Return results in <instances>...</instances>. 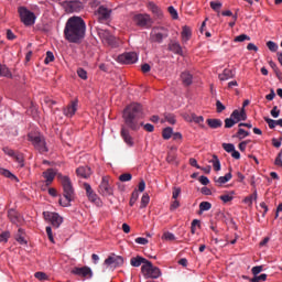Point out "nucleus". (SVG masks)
Returning a JSON list of instances; mask_svg holds the SVG:
<instances>
[{
  "mask_svg": "<svg viewBox=\"0 0 282 282\" xmlns=\"http://www.w3.org/2000/svg\"><path fill=\"white\" fill-rule=\"evenodd\" d=\"M134 241H135V243H139L140 246H147V243H149V239L142 238V237L135 238Z\"/></svg>",
  "mask_w": 282,
  "mask_h": 282,
  "instance_id": "60",
  "label": "nucleus"
},
{
  "mask_svg": "<svg viewBox=\"0 0 282 282\" xmlns=\"http://www.w3.org/2000/svg\"><path fill=\"white\" fill-rule=\"evenodd\" d=\"M19 14L24 25H34L36 21V15H34L33 12H31L30 10H26L25 7H21L19 8Z\"/></svg>",
  "mask_w": 282,
  "mask_h": 282,
  "instance_id": "9",
  "label": "nucleus"
},
{
  "mask_svg": "<svg viewBox=\"0 0 282 282\" xmlns=\"http://www.w3.org/2000/svg\"><path fill=\"white\" fill-rule=\"evenodd\" d=\"M0 175H3L4 177H14V175L10 171L3 167H0Z\"/></svg>",
  "mask_w": 282,
  "mask_h": 282,
  "instance_id": "57",
  "label": "nucleus"
},
{
  "mask_svg": "<svg viewBox=\"0 0 282 282\" xmlns=\"http://www.w3.org/2000/svg\"><path fill=\"white\" fill-rule=\"evenodd\" d=\"M42 176L45 180L46 186H50L52 182H54V177H56V170L47 169L45 172H43Z\"/></svg>",
  "mask_w": 282,
  "mask_h": 282,
  "instance_id": "21",
  "label": "nucleus"
},
{
  "mask_svg": "<svg viewBox=\"0 0 282 282\" xmlns=\"http://www.w3.org/2000/svg\"><path fill=\"white\" fill-rule=\"evenodd\" d=\"M219 80H230L235 78V72L232 69L225 68L221 74L218 75Z\"/></svg>",
  "mask_w": 282,
  "mask_h": 282,
  "instance_id": "25",
  "label": "nucleus"
},
{
  "mask_svg": "<svg viewBox=\"0 0 282 282\" xmlns=\"http://www.w3.org/2000/svg\"><path fill=\"white\" fill-rule=\"evenodd\" d=\"M280 115H281V110H279V107L274 106L271 110L272 118H279Z\"/></svg>",
  "mask_w": 282,
  "mask_h": 282,
  "instance_id": "61",
  "label": "nucleus"
},
{
  "mask_svg": "<svg viewBox=\"0 0 282 282\" xmlns=\"http://www.w3.org/2000/svg\"><path fill=\"white\" fill-rule=\"evenodd\" d=\"M164 37H166V35L158 31V29H154L150 34V41H152V43H162V41H164Z\"/></svg>",
  "mask_w": 282,
  "mask_h": 282,
  "instance_id": "23",
  "label": "nucleus"
},
{
  "mask_svg": "<svg viewBox=\"0 0 282 282\" xmlns=\"http://www.w3.org/2000/svg\"><path fill=\"white\" fill-rule=\"evenodd\" d=\"M251 272H252L253 276H257V274H261V272H263V267L262 265L253 267L251 269Z\"/></svg>",
  "mask_w": 282,
  "mask_h": 282,
  "instance_id": "55",
  "label": "nucleus"
},
{
  "mask_svg": "<svg viewBox=\"0 0 282 282\" xmlns=\"http://www.w3.org/2000/svg\"><path fill=\"white\" fill-rule=\"evenodd\" d=\"M77 75L79 78H82V80H87V70H85L84 68H78Z\"/></svg>",
  "mask_w": 282,
  "mask_h": 282,
  "instance_id": "51",
  "label": "nucleus"
},
{
  "mask_svg": "<svg viewBox=\"0 0 282 282\" xmlns=\"http://www.w3.org/2000/svg\"><path fill=\"white\" fill-rule=\"evenodd\" d=\"M15 240L18 241V243H21V246H25V243H28V240L25 239V231L23 229H18Z\"/></svg>",
  "mask_w": 282,
  "mask_h": 282,
  "instance_id": "28",
  "label": "nucleus"
},
{
  "mask_svg": "<svg viewBox=\"0 0 282 282\" xmlns=\"http://www.w3.org/2000/svg\"><path fill=\"white\" fill-rule=\"evenodd\" d=\"M181 79H182L183 85H185L186 87H188V85L193 84V75H191V73H188V72L182 73Z\"/></svg>",
  "mask_w": 282,
  "mask_h": 282,
  "instance_id": "29",
  "label": "nucleus"
},
{
  "mask_svg": "<svg viewBox=\"0 0 282 282\" xmlns=\"http://www.w3.org/2000/svg\"><path fill=\"white\" fill-rule=\"evenodd\" d=\"M132 177L133 176L131 175V173H123L119 176V181L120 182H131Z\"/></svg>",
  "mask_w": 282,
  "mask_h": 282,
  "instance_id": "47",
  "label": "nucleus"
},
{
  "mask_svg": "<svg viewBox=\"0 0 282 282\" xmlns=\"http://www.w3.org/2000/svg\"><path fill=\"white\" fill-rule=\"evenodd\" d=\"M87 30V24L85 20L80 17H72L67 20L64 36L68 43H78L85 39V32Z\"/></svg>",
  "mask_w": 282,
  "mask_h": 282,
  "instance_id": "2",
  "label": "nucleus"
},
{
  "mask_svg": "<svg viewBox=\"0 0 282 282\" xmlns=\"http://www.w3.org/2000/svg\"><path fill=\"white\" fill-rule=\"evenodd\" d=\"M167 50L173 52V54H177L178 56H184V51L182 50V45L177 41H171L169 43Z\"/></svg>",
  "mask_w": 282,
  "mask_h": 282,
  "instance_id": "19",
  "label": "nucleus"
},
{
  "mask_svg": "<svg viewBox=\"0 0 282 282\" xmlns=\"http://www.w3.org/2000/svg\"><path fill=\"white\" fill-rule=\"evenodd\" d=\"M216 109H217V113H221V111L226 110V106H224V104H221L220 100L216 101Z\"/></svg>",
  "mask_w": 282,
  "mask_h": 282,
  "instance_id": "56",
  "label": "nucleus"
},
{
  "mask_svg": "<svg viewBox=\"0 0 282 282\" xmlns=\"http://www.w3.org/2000/svg\"><path fill=\"white\" fill-rule=\"evenodd\" d=\"M13 160H15V162H18V164H20V166H24V164H23L24 159L21 153L15 152V155H13Z\"/></svg>",
  "mask_w": 282,
  "mask_h": 282,
  "instance_id": "49",
  "label": "nucleus"
},
{
  "mask_svg": "<svg viewBox=\"0 0 282 282\" xmlns=\"http://www.w3.org/2000/svg\"><path fill=\"white\" fill-rule=\"evenodd\" d=\"M0 76H4L6 78H12V73L10 72V68H8L6 65L0 64Z\"/></svg>",
  "mask_w": 282,
  "mask_h": 282,
  "instance_id": "34",
  "label": "nucleus"
},
{
  "mask_svg": "<svg viewBox=\"0 0 282 282\" xmlns=\"http://www.w3.org/2000/svg\"><path fill=\"white\" fill-rule=\"evenodd\" d=\"M243 202L249 204V206L252 205V202H257V191L252 195L247 196Z\"/></svg>",
  "mask_w": 282,
  "mask_h": 282,
  "instance_id": "44",
  "label": "nucleus"
},
{
  "mask_svg": "<svg viewBox=\"0 0 282 282\" xmlns=\"http://www.w3.org/2000/svg\"><path fill=\"white\" fill-rule=\"evenodd\" d=\"M207 124L210 129H219L224 122L221 119H207Z\"/></svg>",
  "mask_w": 282,
  "mask_h": 282,
  "instance_id": "30",
  "label": "nucleus"
},
{
  "mask_svg": "<svg viewBox=\"0 0 282 282\" xmlns=\"http://www.w3.org/2000/svg\"><path fill=\"white\" fill-rule=\"evenodd\" d=\"M67 12H80L83 10V2L75 0L66 3Z\"/></svg>",
  "mask_w": 282,
  "mask_h": 282,
  "instance_id": "20",
  "label": "nucleus"
},
{
  "mask_svg": "<svg viewBox=\"0 0 282 282\" xmlns=\"http://www.w3.org/2000/svg\"><path fill=\"white\" fill-rule=\"evenodd\" d=\"M99 193L104 197H111V195H113V187H111V184H109L108 177H102L99 185Z\"/></svg>",
  "mask_w": 282,
  "mask_h": 282,
  "instance_id": "12",
  "label": "nucleus"
},
{
  "mask_svg": "<svg viewBox=\"0 0 282 282\" xmlns=\"http://www.w3.org/2000/svg\"><path fill=\"white\" fill-rule=\"evenodd\" d=\"M150 200H151V197H149V194H143V196L141 197L140 208H147V206H149Z\"/></svg>",
  "mask_w": 282,
  "mask_h": 282,
  "instance_id": "41",
  "label": "nucleus"
},
{
  "mask_svg": "<svg viewBox=\"0 0 282 282\" xmlns=\"http://www.w3.org/2000/svg\"><path fill=\"white\" fill-rule=\"evenodd\" d=\"M43 217L45 221H48L53 228H61V224H63V218L58 213L54 212H43Z\"/></svg>",
  "mask_w": 282,
  "mask_h": 282,
  "instance_id": "8",
  "label": "nucleus"
},
{
  "mask_svg": "<svg viewBox=\"0 0 282 282\" xmlns=\"http://www.w3.org/2000/svg\"><path fill=\"white\" fill-rule=\"evenodd\" d=\"M210 8H212V10H214L215 12H219V10H221V2L212 1V2H210Z\"/></svg>",
  "mask_w": 282,
  "mask_h": 282,
  "instance_id": "52",
  "label": "nucleus"
},
{
  "mask_svg": "<svg viewBox=\"0 0 282 282\" xmlns=\"http://www.w3.org/2000/svg\"><path fill=\"white\" fill-rule=\"evenodd\" d=\"M133 21L140 28H145V25H149V23L151 22V18L147 14H137L133 18Z\"/></svg>",
  "mask_w": 282,
  "mask_h": 282,
  "instance_id": "18",
  "label": "nucleus"
},
{
  "mask_svg": "<svg viewBox=\"0 0 282 282\" xmlns=\"http://www.w3.org/2000/svg\"><path fill=\"white\" fill-rule=\"evenodd\" d=\"M120 135L128 147H133V144H135L133 141V137H131V132L127 129V127H121Z\"/></svg>",
  "mask_w": 282,
  "mask_h": 282,
  "instance_id": "15",
  "label": "nucleus"
},
{
  "mask_svg": "<svg viewBox=\"0 0 282 282\" xmlns=\"http://www.w3.org/2000/svg\"><path fill=\"white\" fill-rule=\"evenodd\" d=\"M139 197H140V193L138 192V189H134L131 194V198H130V203H129L130 206H134L135 203L138 202Z\"/></svg>",
  "mask_w": 282,
  "mask_h": 282,
  "instance_id": "38",
  "label": "nucleus"
},
{
  "mask_svg": "<svg viewBox=\"0 0 282 282\" xmlns=\"http://www.w3.org/2000/svg\"><path fill=\"white\" fill-rule=\"evenodd\" d=\"M162 137L163 140H171V138L173 137V128L167 127L163 129Z\"/></svg>",
  "mask_w": 282,
  "mask_h": 282,
  "instance_id": "35",
  "label": "nucleus"
},
{
  "mask_svg": "<svg viewBox=\"0 0 282 282\" xmlns=\"http://www.w3.org/2000/svg\"><path fill=\"white\" fill-rule=\"evenodd\" d=\"M77 176L83 177L84 180H87L88 177L91 176V167L85 165V166H79L76 170Z\"/></svg>",
  "mask_w": 282,
  "mask_h": 282,
  "instance_id": "22",
  "label": "nucleus"
},
{
  "mask_svg": "<svg viewBox=\"0 0 282 282\" xmlns=\"http://www.w3.org/2000/svg\"><path fill=\"white\" fill-rule=\"evenodd\" d=\"M165 120H166V122H169L170 124H175V122H176V120H175V115H171V113L166 115V116H165Z\"/></svg>",
  "mask_w": 282,
  "mask_h": 282,
  "instance_id": "58",
  "label": "nucleus"
},
{
  "mask_svg": "<svg viewBox=\"0 0 282 282\" xmlns=\"http://www.w3.org/2000/svg\"><path fill=\"white\" fill-rule=\"evenodd\" d=\"M182 195V188L174 187L172 192V198L177 199Z\"/></svg>",
  "mask_w": 282,
  "mask_h": 282,
  "instance_id": "54",
  "label": "nucleus"
},
{
  "mask_svg": "<svg viewBox=\"0 0 282 282\" xmlns=\"http://www.w3.org/2000/svg\"><path fill=\"white\" fill-rule=\"evenodd\" d=\"M232 180V173H227L225 176H219L217 180H215L216 184H226L227 182H230Z\"/></svg>",
  "mask_w": 282,
  "mask_h": 282,
  "instance_id": "31",
  "label": "nucleus"
},
{
  "mask_svg": "<svg viewBox=\"0 0 282 282\" xmlns=\"http://www.w3.org/2000/svg\"><path fill=\"white\" fill-rule=\"evenodd\" d=\"M264 122L269 124V129H274L276 127V120L270 119L268 117L264 118Z\"/></svg>",
  "mask_w": 282,
  "mask_h": 282,
  "instance_id": "53",
  "label": "nucleus"
},
{
  "mask_svg": "<svg viewBox=\"0 0 282 282\" xmlns=\"http://www.w3.org/2000/svg\"><path fill=\"white\" fill-rule=\"evenodd\" d=\"M105 265H108V268H121V265H124V258L117 254H111L105 260Z\"/></svg>",
  "mask_w": 282,
  "mask_h": 282,
  "instance_id": "10",
  "label": "nucleus"
},
{
  "mask_svg": "<svg viewBox=\"0 0 282 282\" xmlns=\"http://www.w3.org/2000/svg\"><path fill=\"white\" fill-rule=\"evenodd\" d=\"M84 188L86 191V195L89 199V202H93V204H98L100 202V198L97 194H95L94 189L91 188V185L89 183H84Z\"/></svg>",
  "mask_w": 282,
  "mask_h": 282,
  "instance_id": "17",
  "label": "nucleus"
},
{
  "mask_svg": "<svg viewBox=\"0 0 282 282\" xmlns=\"http://www.w3.org/2000/svg\"><path fill=\"white\" fill-rule=\"evenodd\" d=\"M45 65H50V63H54V53L52 51H48L46 53V57L44 59Z\"/></svg>",
  "mask_w": 282,
  "mask_h": 282,
  "instance_id": "46",
  "label": "nucleus"
},
{
  "mask_svg": "<svg viewBox=\"0 0 282 282\" xmlns=\"http://www.w3.org/2000/svg\"><path fill=\"white\" fill-rule=\"evenodd\" d=\"M267 47L270 50V52H276L279 50V44L273 41H269L267 42Z\"/></svg>",
  "mask_w": 282,
  "mask_h": 282,
  "instance_id": "43",
  "label": "nucleus"
},
{
  "mask_svg": "<svg viewBox=\"0 0 282 282\" xmlns=\"http://www.w3.org/2000/svg\"><path fill=\"white\" fill-rule=\"evenodd\" d=\"M213 208V204H210L209 202H202L199 204V210L200 213H204L206 210H210Z\"/></svg>",
  "mask_w": 282,
  "mask_h": 282,
  "instance_id": "40",
  "label": "nucleus"
},
{
  "mask_svg": "<svg viewBox=\"0 0 282 282\" xmlns=\"http://www.w3.org/2000/svg\"><path fill=\"white\" fill-rule=\"evenodd\" d=\"M149 260H147L145 258H142L140 256L131 258L130 259V264L132 265V268H140V265H148Z\"/></svg>",
  "mask_w": 282,
  "mask_h": 282,
  "instance_id": "24",
  "label": "nucleus"
},
{
  "mask_svg": "<svg viewBox=\"0 0 282 282\" xmlns=\"http://www.w3.org/2000/svg\"><path fill=\"white\" fill-rule=\"evenodd\" d=\"M97 34L105 45L116 47V36H113L109 30L97 28Z\"/></svg>",
  "mask_w": 282,
  "mask_h": 282,
  "instance_id": "7",
  "label": "nucleus"
},
{
  "mask_svg": "<svg viewBox=\"0 0 282 282\" xmlns=\"http://www.w3.org/2000/svg\"><path fill=\"white\" fill-rule=\"evenodd\" d=\"M8 239H10V231H2L0 234V243H8Z\"/></svg>",
  "mask_w": 282,
  "mask_h": 282,
  "instance_id": "42",
  "label": "nucleus"
},
{
  "mask_svg": "<svg viewBox=\"0 0 282 282\" xmlns=\"http://www.w3.org/2000/svg\"><path fill=\"white\" fill-rule=\"evenodd\" d=\"M242 279L249 282H263V281H267L268 274L262 273L260 275H254L252 279H250L248 275H242Z\"/></svg>",
  "mask_w": 282,
  "mask_h": 282,
  "instance_id": "26",
  "label": "nucleus"
},
{
  "mask_svg": "<svg viewBox=\"0 0 282 282\" xmlns=\"http://www.w3.org/2000/svg\"><path fill=\"white\" fill-rule=\"evenodd\" d=\"M46 235H47L48 240L51 241V243H55L54 235L52 234V227H46Z\"/></svg>",
  "mask_w": 282,
  "mask_h": 282,
  "instance_id": "59",
  "label": "nucleus"
},
{
  "mask_svg": "<svg viewBox=\"0 0 282 282\" xmlns=\"http://www.w3.org/2000/svg\"><path fill=\"white\" fill-rule=\"evenodd\" d=\"M162 239H165V241H175V235H173L170 231H166L163 234Z\"/></svg>",
  "mask_w": 282,
  "mask_h": 282,
  "instance_id": "48",
  "label": "nucleus"
},
{
  "mask_svg": "<svg viewBox=\"0 0 282 282\" xmlns=\"http://www.w3.org/2000/svg\"><path fill=\"white\" fill-rule=\"evenodd\" d=\"M210 162L213 163L215 171H221V163L219 162V159L217 158V155H214Z\"/></svg>",
  "mask_w": 282,
  "mask_h": 282,
  "instance_id": "36",
  "label": "nucleus"
},
{
  "mask_svg": "<svg viewBox=\"0 0 282 282\" xmlns=\"http://www.w3.org/2000/svg\"><path fill=\"white\" fill-rule=\"evenodd\" d=\"M118 63H123L124 65H133V63H138V53H123L118 56Z\"/></svg>",
  "mask_w": 282,
  "mask_h": 282,
  "instance_id": "11",
  "label": "nucleus"
},
{
  "mask_svg": "<svg viewBox=\"0 0 282 282\" xmlns=\"http://www.w3.org/2000/svg\"><path fill=\"white\" fill-rule=\"evenodd\" d=\"M76 111H78L77 100L72 101L66 108L63 109V113L66 116V118H73V116L76 115Z\"/></svg>",
  "mask_w": 282,
  "mask_h": 282,
  "instance_id": "16",
  "label": "nucleus"
},
{
  "mask_svg": "<svg viewBox=\"0 0 282 282\" xmlns=\"http://www.w3.org/2000/svg\"><path fill=\"white\" fill-rule=\"evenodd\" d=\"M57 180L63 188V198H59V205L64 208L72 206V202H74V197H76V193L74 191V185L72 184V178L69 176H65L63 174H57Z\"/></svg>",
  "mask_w": 282,
  "mask_h": 282,
  "instance_id": "3",
  "label": "nucleus"
},
{
  "mask_svg": "<svg viewBox=\"0 0 282 282\" xmlns=\"http://www.w3.org/2000/svg\"><path fill=\"white\" fill-rule=\"evenodd\" d=\"M235 43H243V41H250V36L246 35V34H240L238 36L235 37Z\"/></svg>",
  "mask_w": 282,
  "mask_h": 282,
  "instance_id": "45",
  "label": "nucleus"
},
{
  "mask_svg": "<svg viewBox=\"0 0 282 282\" xmlns=\"http://www.w3.org/2000/svg\"><path fill=\"white\" fill-rule=\"evenodd\" d=\"M29 142H32L34 149L39 151V153H47V143L45 142V138L42 135H34L32 133L28 134Z\"/></svg>",
  "mask_w": 282,
  "mask_h": 282,
  "instance_id": "5",
  "label": "nucleus"
},
{
  "mask_svg": "<svg viewBox=\"0 0 282 282\" xmlns=\"http://www.w3.org/2000/svg\"><path fill=\"white\" fill-rule=\"evenodd\" d=\"M219 199H221V202H224V204H228V202H232V196L226 194V195H221L219 197Z\"/></svg>",
  "mask_w": 282,
  "mask_h": 282,
  "instance_id": "62",
  "label": "nucleus"
},
{
  "mask_svg": "<svg viewBox=\"0 0 282 282\" xmlns=\"http://www.w3.org/2000/svg\"><path fill=\"white\" fill-rule=\"evenodd\" d=\"M141 272L145 279H160V276H162V271L160 268L154 267L151 261L141 267Z\"/></svg>",
  "mask_w": 282,
  "mask_h": 282,
  "instance_id": "6",
  "label": "nucleus"
},
{
  "mask_svg": "<svg viewBox=\"0 0 282 282\" xmlns=\"http://www.w3.org/2000/svg\"><path fill=\"white\" fill-rule=\"evenodd\" d=\"M250 135V132L243 130L242 128H239L237 133L232 135V138H238V140H243V138H248Z\"/></svg>",
  "mask_w": 282,
  "mask_h": 282,
  "instance_id": "33",
  "label": "nucleus"
},
{
  "mask_svg": "<svg viewBox=\"0 0 282 282\" xmlns=\"http://www.w3.org/2000/svg\"><path fill=\"white\" fill-rule=\"evenodd\" d=\"M8 217L12 224H17V221H19V216H17V212L14 209L8 212Z\"/></svg>",
  "mask_w": 282,
  "mask_h": 282,
  "instance_id": "37",
  "label": "nucleus"
},
{
  "mask_svg": "<svg viewBox=\"0 0 282 282\" xmlns=\"http://www.w3.org/2000/svg\"><path fill=\"white\" fill-rule=\"evenodd\" d=\"M34 276L37 279V281H50V276H47V273L45 272H35Z\"/></svg>",
  "mask_w": 282,
  "mask_h": 282,
  "instance_id": "39",
  "label": "nucleus"
},
{
  "mask_svg": "<svg viewBox=\"0 0 282 282\" xmlns=\"http://www.w3.org/2000/svg\"><path fill=\"white\" fill-rule=\"evenodd\" d=\"M223 149L227 153H232V151H235V144H232V143H223Z\"/></svg>",
  "mask_w": 282,
  "mask_h": 282,
  "instance_id": "50",
  "label": "nucleus"
},
{
  "mask_svg": "<svg viewBox=\"0 0 282 282\" xmlns=\"http://www.w3.org/2000/svg\"><path fill=\"white\" fill-rule=\"evenodd\" d=\"M181 35H182L183 43H187V41H191V36H193V32L191 31V28L183 26Z\"/></svg>",
  "mask_w": 282,
  "mask_h": 282,
  "instance_id": "27",
  "label": "nucleus"
},
{
  "mask_svg": "<svg viewBox=\"0 0 282 282\" xmlns=\"http://www.w3.org/2000/svg\"><path fill=\"white\" fill-rule=\"evenodd\" d=\"M189 122H195L196 124H200L202 127H204V117L192 113L189 117Z\"/></svg>",
  "mask_w": 282,
  "mask_h": 282,
  "instance_id": "32",
  "label": "nucleus"
},
{
  "mask_svg": "<svg viewBox=\"0 0 282 282\" xmlns=\"http://www.w3.org/2000/svg\"><path fill=\"white\" fill-rule=\"evenodd\" d=\"M72 272L73 274L83 276L84 279H91V276H94V272L89 267L75 268Z\"/></svg>",
  "mask_w": 282,
  "mask_h": 282,
  "instance_id": "13",
  "label": "nucleus"
},
{
  "mask_svg": "<svg viewBox=\"0 0 282 282\" xmlns=\"http://www.w3.org/2000/svg\"><path fill=\"white\" fill-rule=\"evenodd\" d=\"M249 142H250V140L240 142L238 145V149L243 153V151H246V148L248 147Z\"/></svg>",
  "mask_w": 282,
  "mask_h": 282,
  "instance_id": "63",
  "label": "nucleus"
},
{
  "mask_svg": "<svg viewBox=\"0 0 282 282\" xmlns=\"http://www.w3.org/2000/svg\"><path fill=\"white\" fill-rule=\"evenodd\" d=\"M172 19H177V10H175L173 7L167 8Z\"/></svg>",
  "mask_w": 282,
  "mask_h": 282,
  "instance_id": "64",
  "label": "nucleus"
},
{
  "mask_svg": "<svg viewBox=\"0 0 282 282\" xmlns=\"http://www.w3.org/2000/svg\"><path fill=\"white\" fill-rule=\"evenodd\" d=\"M248 115H246V108H241V110H234L229 118L225 119V129H232L238 122L241 120H247Z\"/></svg>",
  "mask_w": 282,
  "mask_h": 282,
  "instance_id": "4",
  "label": "nucleus"
},
{
  "mask_svg": "<svg viewBox=\"0 0 282 282\" xmlns=\"http://www.w3.org/2000/svg\"><path fill=\"white\" fill-rule=\"evenodd\" d=\"M95 14L100 22L108 21L109 17H111V10H109L105 6H101L98 8Z\"/></svg>",
  "mask_w": 282,
  "mask_h": 282,
  "instance_id": "14",
  "label": "nucleus"
},
{
  "mask_svg": "<svg viewBox=\"0 0 282 282\" xmlns=\"http://www.w3.org/2000/svg\"><path fill=\"white\" fill-rule=\"evenodd\" d=\"M142 118H144V111L142 110V105L140 104H130L123 110V120L128 129H131V131H140V127H143L144 131H148V133H153V131H155V127L151 123L144 124V122L140 121Z\"/></svg>",
  "mask_w": 282,
  "mask_h": 282,
  "instance_id": "1",
  "label": "nucleus"
}]
</instances>
